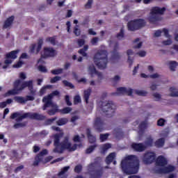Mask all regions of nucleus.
Instances as JSON below:
<instances>
[{
	"label": "nucleus",
	"mask_w": 178,
	"mask_h": 178,
	"mask_svg": "<svg viewBox=\"0 0 178 178\" xmlns=\"http://www.w3.org/2000/svg\"><path fill=\"white\" fill-rule=\"evenodd\" d=\"M62 137H63V132L54 135V145L55 147L53 150L54 152L57 154H63L65 149L69 150L70 152L77 149V144L74 143L72 146V143L69 142V136H65L64 140L60 142V138H62Z\"/></svg>",
	"instance_id": "1"
},
{
	"label": "nucleus",
	"mask_w": 178,
	"mask_h": 178,
	"mask_svg": "<svg viewBox=\"0 0 178 178\" xmlns=\"http://www.w3.org/2000/svg\"><path fill=\"white\" fill-rule=\"evenodd\" d=\"M121 168L125 175H136L140 169V160L136 155H129L121 161Z\"/></svg>",
	"instance_id": "2"
},
{
	"label": "nucleus",
	"mask_w": 178,
	"mask_h": 178,
	"mask_svg": "<svg viewBox=\"0 0 178 178\" xmlns=\"http://www.w3.org/2000/svg\"><path fill=\"white\" fill-rule=\"evenodd\" d=\"M22 80L17 79L14 82V89L8 90L7 92L5 93L4 97H9V95H16L18 91H22L24 90L26 87L29 88V90H33L34 86L33 85V80L24 81L22 84ZM21 86L19 88V86Z\"/></svg>",
	"instance_id": "3"
},
{
	"label": "nucleus",
	"mask_w": 178,
	"mask_h": 178,
	"mask_svg": "<svg viewBox=\"0 0 178 178\" xmlns=\"http://www.w3.org/2000/svg\"><path fill=\"white\" fill-rule=\"evenodd\" d=\"M93 60L95 65L100 70L106 69V66H108V51L106 50H99L95 54Z\"/></svg>",
	"instance_id": "4"
},
{
	"label": "nucleus",
	"mask_w": 178,
	"mask_h": 178,
	"mask_svg": "<svg viewBox=\"0 0 178 178\" xmlns=\"http://www.w3.org/2000/svg\"><path fill=\"white\" fill-rule=\"evenodd\" d=\"M10 119H16L17 122H22L23 119H26L29 118V119H32L33 120H45V115H42V114H39L38 113H25L22 115L19 112H15L11 114Z\"/></svg>",
	"instance_id": "5"
},
{
	"label": "nucleus",
	"mask_w": 178,
	"mask_h": 178,
	"mask_svg": "<svg viewBox=\"0 0 178 178\" xmlns=\"http://www.w3.org/2000/svg\"><path fill=\"white\" fill-rule=\"evenodd\" d=\"M166 10V8L163 7L162 8L156 6L153 7L151 10L150 15L149 17V22L152 24H155L156 22H161L162 20V17L159 15H163Z\"/></svg>",
	"instance_id": "6"
},
{
	"label": "nucleus",
	"mask_w": 178,
	"mask_h": 178,
	"mask_svg": "<svg viewBox=\"0 0 178 178\" xmlns=\"http://www.w3.org/2000/svg\"><path fill=\"white\" fill-rule=\"evenodd\" d=\"M101 108L106 118H112L115 115L116 105L112 101L103 102H102Z\"/></svg>",
	"instance_id": "7"
},
{
	"label": "nucleus",
	"mask_w": 178,
	"mask_h": 178,
	"mask_svg": "<svg viewBox=\"0 0 178 178\" xmlns=\"http://www.w3.org/2000/svg\"><path fill=\"white\" fill-rule=\"evenodd\" d=\"M146 24L147 22H145V19L139 18L129 21L127 23V27L129 31H137V30L145 27Z\"/></svg>",
	"instance_id": "8"
},
{
	"label": "nucleus",
	"mask_w": 178,
	"mask_h": 178,
	"mask_svg": "<svg viewBox=\"0 0 178 178\" xmlns=\"http://www.w3.org/2000/svg\"><path fill=\"white\" fill-rule=\"evenodd\" d=\"M156 161V154L154 152L147 151L143 156V162L145 165H151Z\"/></svg>",
	"instance_id": "9"
},
{
	"label": "nucleus",
	"mask_w": 178,
	"mask_h": 178,
	"mask_svg": "<svg viewBox=\"0 0 178 178\" xmlns=\"http://www.w3.org/2000/svg\"><path fill=\"white\" fill-rule=\"evenodd\" d=\"M111 95H133V89L125 87H120L117 88L116 92L111 93Z\"/></svg>",
	"instance_id": "10"
},
{
	"label": "nucleus",
	"mask_w": 178,
	"mask_h": 178,
	"mask_svg": "<svg viewBox=\"0 0 178 178\" xmlns=\"http://www.w3.org/2000/svg\"><path fill=\"white\" fill-rule=\"evenodd\" d=\"M56 50L54 47H44L42 58L46 59L47 58H54L57 55Z\"/></svg>",
	"instance_id": "11"
},
{
	"label": "nucleus",
	"mask_w": 178,
	"mask_h": 178,
	"mask_svg": "<svg viewBox=\"0 0 178 178\" xmlns=\"http://www.w3.org/2000/svg\"><path fill=\"white\" fill-rule=\"evenodd\" d=\"M44 44V40L42 38H39L37 44H33L30 47V51L31 54H39L40 51L42 48V44Z\"/></svg>",
	"instance_id": "12"
},
{
	"label": "nucleus",
	"mask_w": 178,
	"mask_h": 178,
	"mask_svg": "<svg viewBox=\"0 0 178 178\" xmlns=\"http://www.w3.org/2000/svg\"><path fill=\"white\" fill-rule=\"evenodd\" d=\"M104 126H105V122H104V120H102L101 118L97 117L95 118V122H94V127L95 130L98 131V133H101L104 131Z\"/></svg>",
	"instance_id": "13"
},
{
	"label": "nucleus",
	"mask_w": 178,
	"mask_h": 178,
	"mask_svg": "<svg viewBox=\"0 0 178 178\" xmlns=\"http://www.w3.org/2000/svg\"><path fill=\"white\" fill-rule=\"evenodd\" d=\"M47 154H48V150L47 149H43L42 150L39 154H38L35 156V161L33 163V166H38V165L40 164V162H42L44 158L42 156H44V155H47Z\"/></svg>",
	"instance_id": "14"
},
{
	"label": "nucleus",
	"mask_w": 178,
	"mask_h": 178,
	"mask_svg": "<svg viewBox=\"0 0 178 178\" xmlns=\"http://www.w3.org/2000/svg\"><path fill=\"white\" fill-rule=\"evenodd\" d=\"M42 102L44 103V104L42 106L43 111H45L47 108H50V106L51 108H54L56 106L55 104H54V102H52V99L51 96H46L43 97Z\"/></svg>",
	"instance_id": "15"
},
{
	"label": "nucleus",
	"mask_w": 178,
	"mask_h": 178,
	"mask_svg": "<svg viewBox=\"0 0 178 178\" xmlns=\"http://www.w3.org/2000/svg\"><path fill=\"white\" fill-rule=\"evenodd\" d=\"M132 149H134V151H135V152H144V151H145V149H147V146H145V145H144V143H134L131 144V145Z\"/></svg>",
	"instance_id": "16"
},
{
	"label": "nucleus",
	"mask_w": 178,
	"mask_h": 178,
	"mask_svg": "<svg viewBox=\"0 0 178 178\" xmlns=\"http://www.w3.org/2000/svg\"><path fill=\"white\" fill-rule=\"evenodd\" d=\"M174 170H175V166L170 165L167 167H163V168H159L157 172L161 175H166V173H170Z\"/></svg>",
	"instance_id": "17"
},
{
	"label": "nucleus",
	"mask_w": 178,
	"mask_h": 178,
	"mask_svg": "<svg viewBox=\"0 0 178 178\" xmlns=\"http://www.w3.org/2000/svg\"><path fill=\"white\" fill-rule=\"evenodd\" d=\"M118 51H119V43L116 42L113 47V50L111 51L112 59H120V54Z\"/></svg>",
	"instance_id": "18"
},
{
	"label": "nucleus",
	"mask_w": 178,
	"mask_h": 178,
	"mask_svg": "<svg viewBox=\"0 0 178 178\" xmlns=\"http://www.w3.org/2000/svg\"><path fill=\"white\" fill-rule=\"evenodd\" d=\"M156 165L157 166H165L168 165V160L163 156H159L156 159Z\"/></svg>",
	"instance_id": "19"
},
{
	"label": "nucleus",
	"mask_w": 178,
	"mask_h": 178,
	"mask_svg": "<svg viewBox=\"0 0 178 178\" xmlns=\"http://www.w3.org/2000/svg\"><path fill=\"white\" fill-rule=\"evenodd\" d=\"M86 136L88 137L90 144H95V143H96L97 138L94 136L92 134H91V129H86Z\"/></svg>",
	"instance_id": "20"
},
{
	"label": "nucleus",
	"mask_w": 178,
	"mask_h": 178,
	"mask_svg": "<svg viewBox=\"0 0 178 178\" xmlns=\"http://www.w3.org/2000/svg\"><path fill=\"white\" fill-rule=\"evenodd\" d=\"M15 20V16L12 15L11 17H8L3 24V29H8V27H10L12 24H13V21Z\"/></svg>",
	"instance_id": "21"
},
{
	"label": "nucleus",
	"mask_w": 178,
	"mask_h": 178,
	"mask_svg": "<svg viewBox=\"0 0 178 178\" xmlns=\"http://www.w3.org/2000/svg\"><path fill=\"white\" fill-rule=\"evenodd\" d=\"M115 159H116V153H110L106 158V163L107 165H111V163H112L113 161H115Z\"/></svg>",
	"instance_id": "22"
},
{
	"label": "nucleus",
	"mask_w": 178,
	"mask_h": 178,
	"mask_svg": "<svg viewBox=\"0 0 178 178\" xmlns=\"http://www.w3.org/2000/svg\"><path fill=\"white\" fill-rule=\"evenodd\" d=\"M89 71L92 76L93 74H97V76H98V77H102V73L98 72L97 70V69H95V66H94V65H91L89 66Z\"/></svg>",
	"instance_id": "23"
},
{
	"label": "nucleus",
	"mask_w": 178,
	"mask_h": 178,
	"mask_svg": "<svg viewBox=\"0 0 178 178\" xmlns=\"http://www.w3.org/2000/svg\"><path fill=\"white\" fill-rule=\"evenodd\" d=\"M92 91L91 88L83 91V99L86 104H88V100L90 99V95H91Z\"/></svg>",
	"instance_id": "24"
},
{
	"label": "nucleus",
	"mask_w": 178,
	"mask_h": 178,
	"mask_svg": "<svg viewBox=\"0 0 178 178\" xmlns=\"http://www.w3.org/2000/svg\"><path fill=\"white\" fill-rule=\"evenodd\" d=\"M17 54H19V50L12 51L6 55V59H16Z\"/></svg>",
	"instance_id": "25"
},
{
	"label": "nucleus",
	"mask_w": 178,
	"mask_h": 178,
	"mask_svg": "<svg viewBox=\"0 0 178 178\" xmlns=\"http://www.w3.org/2000/svg\"><path fill=\"white\" fill-rule=\"evenodd\" d=\"M102 176V171L101 170H96L90 173V178H100Z\"/></svg>",
	"instance_id": "26"
},
{
	"label": "nucleus",
	"mask_w": 178,
	"mask_h": 178,
	"mask_svg": "<svg viewBox=\"0 0 178 178\" xmlns=\"http://www.w3.org/2000/svg\"><path fill=\"white\" fill-rule=\"evenodd\" d=\"M138 134H144V131H145V129H147V122L145 121H143L138 126Z\"/></svg>",
	"instance_id": "27"
},
{
	"label": "nucleus",
	"mask_w": 178,
	"mask_h": 178,
	"mask_svg": "<svg viewBox=\"0 0 178 178\" xmlns=\"http://www.w3.org/2000/svg\"><path fill=\"white\" fill-rule=\"evenodd\" d=\"M154 145L156 148H162L165 145V139L163 138L158 139L154 143Z\"/></svg>",
	"instance_id": "28"
},
{
	"label": "nucleus",
	"mask_w": 178,
	"mask_h": 178,
	"mask_svg": "<svg viewBox=\"0 0 178 178\" xmlns=\"http://www.w3.org/2000/svg\"><path fill=\"white\" fill-rule=\"evenodd\" d=\"M134 52H133V50L128 49L127 51V55H128V63H129V67H131L133 66V59L130 58V55H133Z\"/></svg>",
	"instance_id": "29"
},
{
	"label": "nucleus",
	"mask_w": 178,
	"mask_h": 178,
	"mask_svg": "<svg viewBox=\"0 0 178 178\" xmlns=\"http://www.w3.org/2000/svg\"><path fill=\"white\" fill-rule=\"evenodd\" d=\"M112 147V145L111 143H105L102 146V154H106V151L109 149V148Z\"/></svg>",
	"instance_id": "30"
},
{
	"label": "nucleus",
	"mask_w": 178,
	"mask_h": 178,
	"mask_svg": "<svg viewBox=\"0 0 178 178\" xmlns=\"http://www.w3.org/2000/svg\"><path fill=\"white\" fill-rule=\"evenodd\" d=\"M153 144H154V139H152V138L151 137L147 138L146 140L145 141V145L146 147V149L147 147H152Z\"/></svg>",
	"instance_id": "31"
},
{
	"label": "nucleus",
	"mask_w": 178,
	"mask_h": 178,
	"mask_svg": "<svg viewBox=\"0 0 178 178\" xmlns=\"http://www.w3.org/2000/svg\"><path fill=\"white\" fill-rule=\"evenodd\" d=\"M168 65L170 70H172V72H175V70H176V67L178 66V63L176 61H169Z\"/></svg>",
	"instance_id": "32"
},
{
	"label": "nucleus",
	"mask_w": 178,
	"mask_h": 178,
	"mask_svg": "<svg viewBox=\"0 0 178 178\" xmlns=\"http://www.w3.org/2000/svg\"><path fill=\"white\" fill-rule=\"evenodd\" d=\"M14 99L15 102H17L18 104H26V99H24V97L20 96H15L14 97Z\"/></svg>",
	"instance_id": "33"
},
{
	"label": "nucleus",
	"mask_w": 178,
	"mask_h": 178,
	"mask_svg": "<svg viewBox=\"0 0 178 178\" xmlns=\"http://www.w3.org/2000/svg\"><path fill=\"white\" fill-rule=\"evenodd\" d=\"M116 138H122L124 136L123 131L120 129H115Z\"/></svg>",
	"instance_id": "34"
},
{
	"label": "nucleus",
	"mask_w": 178,
	"mask_h": 178,
	"mask_svg": "<svg viewBox=\"0 0 178 178\" xmlns=\"http://www.w3.org/2000/svg\"><path fill=\"white\" fill-rule=\"evenodd\" d=\"M66 123H67V118H60L56 122V124L58 126H64V124H66Z\"/></svg>",
	"instance_id": "35"
},
{
	"label": "nucleus",
	"mask_w": 178,
	"mask_h": 178,
	"mask_svg": "<svg viewBox=\"0 0 178 178\" xmlns=\"http://www.w3.org/2000/svg\"><path fill=\"white\" fill-rule=\"evenodd\" d=\"M73 33L76 37H79L81 34V30L79 29V25H76L75 27H74Z\"/></svg>",
	"instance_id": "36"
},
{
	"label": "nucleus",
	"mask_w": 178,
	"mask_h": 178,
	"mask_svg": "<svg viewBox=\"0 0 178 178\" xmlns=\"http://www.w3.org/2000/svg\"><path fill=\"white\" fill-rule=\"evenodd\" d=\"M170 97H178V91H176V88L175 87L170 88Z\"/></svg>",
	"instance_id": "37"
},
{
	"label": "nucleus",
	"mask_w": 178,
	"mask_h": 178,
	"mask_svg": "<svg viewBox=\"0 0 178 178\" xmlns=\"http://www.w3.org/2000/svg\"><path fill=\"white\" fill-rule=\"evenodd\" d=\"M56 112H58V106L56 105L54 106V108L47 111V113L49 115V116H54Z\"/></svg>",
	"instance_id": "38"
},
{
	"label": "nucleus",
	"mask_w": 178,
	"mask_h": 178,
	"mask_svg": "<svg viewBox=\"0 0 178 178\" xmlns=\"http://www.w3.org/2000/svg\"><path fill=\"white\" fill-rule=\"evenodd\" d=\"M10 159H17L19 156V153L16 150H12L10 153Z\"/></svg>",
	"instance_id": "39"
},
{
	"label": "nucleus",
	"mask_w": 178,
	"mask_h": 178,
	"mask_svg": "<svg viewBox=\"0 0 178 178\" xmlns=\"http://www.w3.org/2000/svg\"><path fill=\"white\" fill-rule=\"evenodd\" d=\"M70 169V166H65L63 167L61 169V171L58 172V176H63V175H65V173H67V172Z\"/></svg>",
	"instance_id": "40"
},
{
	"label": "nucleus",
	"mask_w": 178,
	"mask_h": 178,
	"mask_svg": "<svg viewBox=\"0 0 178 178\" xmlns=\"http://www.w3.org/2000/svg\"><path fill=\"white\" fill-rule=\"evenodd\" d=\"M51 74L58 75L63 73V69L58 68L51 71Z\"/></svg>",
	"instance_id": "41"
},
{
	"label": "nucleus",
	"mask_w": 178,
	"mask_h": 178,
	"mask_svg": "<svg viewBox=\"0 0 178 178\" xmlns=\"http://www.w3.org/2000/svg\"><path fill=\"white\" fill-rule=\"evenodd\" d=\"M63 84L64 85L65 87H69V88H71V89L74 88V85H73V83L66 80L63 81Z\"/></svg>",
	"instance_id": "42"
},
{
	"label": "nucleus",
	"mask_w": 178,
	"mask_h": 178,
	"mask_svg": "<svg viewBox=\"0 0 178 178\" xmlns=\"http://www.w3.org/2000/svg\"><path fill=\"white\" fill-rule=\"evenodd\" d=\"M116 38L118 40H122L124 38V30L123 29H120V31L117 34Z\"/></svg>",
	"instance_id": "43"
},
{
	"label": "nucleus",
	"mask_w": 178,
	"mask_h": 178,
	"mask_svg": "<svg viewBox=\"0 0 178 178\" xmlns=\"http://www.w3.org/2000/svg\"><path fill=\"white\" fill-rule=\"evenodd\" d=\"M97 145H90L88 148L86 149V154H91V152H92L95 148H97Z\"/></svg>",
	"instance_id": "44"
},
{
	"label": "nucleus",
	"mask_w": 178,
	"mask_h": 178,
	"mask_svg": "<svg viewBox=\"0 0 178 178\" xmlns=\"http://www.w3.org/2000/svg\"><path fill=\"white\" fill-rule=\"evenodd\" d=\"M61 79H62V77L59 76H56L51 79L50 83L51 84H55V83H57V81H60Z\"/></svg>",
	"instance_id": "45"
},
{
	"label": "nucleus",
	"mask_w": 178,
	"mask_h": 178,
	"mask_svg": "<svg viewBox=\"0 0 178 178\" xmlns=\"http://www.w3.org/2000/svg\"><path fill=\"white\" fill-rule=\"evenodd\" d=\"M48 88H51L50 85H47L45 86H43L40 90V95H44V94H45V92H47V89H48Z\"/></svg>",
	"instance_id": "46"
},
{
	"label": "nucleus",
	"mask_w": 178,
	"mask_h": 178,
	"mask_svg": "<svg viewBox=\"0 0 178 178\" xmlns=\"http://www.w3.org/2000/svg\"><path fill=\"white\" fill-rule=\"evenodd\" d=\"M135 93L137 95H139L140 97H146L147 92L146 91L144 90H135Z\"/></svg>",
	"instance_id": "47"
},
{
	"label": "nucleus",
	"mask_w": 178,
	"mask_h": 178,
	"mask_svg": "<svg viewBox=\"0 0 178 178\" xmlns=\"http://www.w3.org/2000/svg\"><path fill=\"white\" fill-rule=\"evenodd\" d=\"M108 137H109V134H100V141L101 143H104V141H106L108 140Z\"/></svg>",
	"instance_id": "48"
},
{
	"label": "nucleus",
	"mask_w": 178,
	"mask_h": 178,
	"mask_svg": "<svg viewBox=\"0 0 178 178\" xmlns=\"http://www.w3.org/2000/svg\"><path fill=\"white\" fill-rule=\"evenodd\" d=\"M80 103H81V97L80 95H77L74 97V105H77Z\"/></svg>",
	"instance_id": "49"
},
{
	"label": "nucleus",
	"mask_w": 178,
	"mask_h": 178,
	"mask_svg": "<svg viewBox=\"0 0 178 178\" xmlns=\"http://www.w3.org/2000/svg\"><path fill=\"white\" fill-rule=\"evenodd\" d=\"M166 122V120H165V119L163 118H160L158 121H157V126H159L160 127H163V126H165V123Z\"/></svg>",
	"instance_id": "50"
},
{
	"label": "nucleus",
	"mask_w": 178,
	"mask_h": 178,
	"mask_svg": "<svg viewBox=\"0 0 178 178\" xmlns=\"http://www.w3.org/2000/svg\"><path fill=\"white\" fill-rule=\"evenodd\" d=\"M26 123L24 122H20V123H15L13 125L14 129H20V127H25Z\"/></svg>",
	"instance_id": "51"
},
{
	"label": "nucleus",
	"mask_w": 178,
	"mask_h": 178,
	"mask_svg": "<svg viewBox=\"0 0 178 178\" xmlns=\"http://www.w3.org/2000/svg\"><path fill=\"white\" fill-rule=\"evenodd\" d=\"M92 2H94V0H88L87 3L85 4V9H91L92 7Z\"/></svg>",
	"instance_id": "52"
},
{
	"label": "nucleus",
	"mask_w": 178,
	"mask_h": 178,
	"mask_svg": "<svg viewBox=\"0 0 178 178\" xmlns=\"http://www.w3.org/2000/svg\"><path fill=\"white\" fill-rule=\"evenodd\" d=\"M75 173H81V170H83V166L81 165H77L74 168Z\"/></svg>",
	"instance_id": "53"
},
{
	"label": "nucleus",
	"mask_w": 178,
	"mask_h": 178,
	"mask_svg": "<svg viewBox=\"0 0 178 178\" xmlns=\"http://www.w3.org/2000/svg\"><path fill=\"white\" fill-rule=\"evenodd\" d=\"M46 41H47L48 42H50L52 45H56V40L55 39V38H53V37H49V38H47L46 39Z\"/></svg>",
	"instance_id": "54"
},
{
	"label": "nucleus",
	"mask_w": 178,
	"mask_h": 178,
	"mask_svg": "<svg viewBox=\"0 0 178 178\" xmlns=\"http://www.w3.org/2000/svg\"><path fill=\"white\" fill-rule=\"evenodd\" d=\"M65 101L68 106H72V102H70V97L69 95H65Z\"/></svg>",
	"instance_id": "55"
},
{
	"label": "nucleus",
	"mask_w": 178,
	"mask_h": 178,
	"mask_svg": "<svg viewBox=\"0 0 178 178\" xmlns=\"http://www.w3.org/2000/svg\"><path fill=\"white\" fill-rule=\"evenodd\" d=\"M58 119V117H54L53 118H49L46 120L47 124H52L55 120Z\"/></svg>",
	"instance_id": "56"
},
{
	"label": "nucleus",
	"mask_w": 178,
	"mask_h": 178,
	"mask_svg": "<svg viewBox=\"0 0 178 178\" xmlns=\"http://www.w3.org/2000/svg\"><path fill=\"white\" fill-rule=\"evenodd\" d=\"M74 143H81V138H80V136L75 135L72 138Z\"/></svg>",
	"instance_id": "57"
},
{
	"label": "nucleus",
	"mask_w": 178,
	"mask_h": 178,
	"mask_svg": "<svg viewBox=\"0 0 178 178\" xmlns=\"http://www.w3.org/2000/svg\"><path fill=\"white\" fill-rule=\"evenodd\" d=\"M23 169H24V165H19L14 170V173H19V172L23 170Z\"/></svg>",
	"instance_id": "58"
},
{
	"label": "nucleus",
	"mask_w": 178,
	"mask_h": 178,
	"mask_svg": "<svg viewBox=\"0 0 178 178\" xmlns=\"http://www.w3.org/2000/svg\"><path fill=\"white\" fill-rule=\"evenodd\" d=\"M72 112V108L70 107H65L62 109V113L66 114V113H70Z\"/></svg>",
	"instance_id": "59"
},
{
	"label": "nucleus",
	"mask_w": 178,
	"mask_h": 178,
	"mask_svg": "<svg viewBox=\"0 0 178 178\" xmlns=\"http://www.w3.org/2000/svg\"><path fill=\"white\" fill-rule=\"evenodd\" d=\"M38 70H40V72H42V73H47V72H48L47 67H45L44 65H39Z\"/></svg>",
	"instance_id": "60"
},
{
	"label": "nucleus",
	"mask_w": 178,
	"mask_h": 178,
	"mask_svg": "<svg viewBox=\"0 0 178 178\" xmlns=\"http://www.w3.org/2000/svg\"><path fill=\"white\" fill-rule=\"evenodd\" d=\"M77 44L79 45V47H83V45H84L86 44V40H84V39H79L77 40Z\"/></svg>",
	"instance_id": "61"
},
{
	"label": "nucleus",
	"mask_w": 178,
	"mask_h": 178,
	"mask_svg": "<svg viewBox=\"0 0 178 178\" xmlns=\"http://www.w3.org/2000/svg\"><path fill=\"white\" fill-rule=\"evenodd\" d=\"M56 95H59V91L54 90L53 92H51V94L48 95L47 97H51V99H52V98H54V97H55Z\"/></svg>",
	"instance_id": "62"
},
{
	"label": "nucleus",
	"mask_w": 178,
	"mask_h": 178,
	"mask_svg": "<svg viewBox=\"0 0 178 178\" xmlns=\"http://www.w3.org/2000/svg\"><path fill=\"white\" fill-rule=\"evenodd\" d=\"M99 40V39L98 38H97V37L93 38L91 40L92 45H96Z\"/></svg>",
	"instance_id": "63"
},
{
	"label": "nucleus",
	"mask_w": 178,
	"mask_h": 178,
	"mask_svg": "<svg viewBox=\"0 0 178 178\" xmlns=\"http://www.w3.org/2000/svg\"><path fill=\"white\" fill-rule=\"evenodd\" d=\"M153 97L156 99V101H160V99L162 98V96L159 93H154Z\"/></svg>",
	"instance_id": "64"
}]
</instances>
